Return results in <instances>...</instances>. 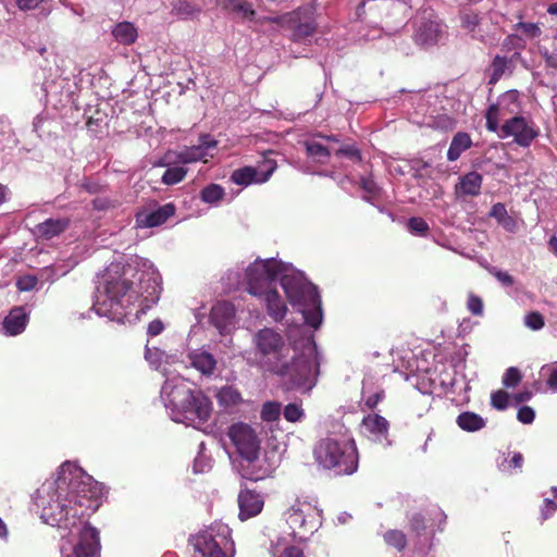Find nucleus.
<instances>
[{
  "label": "nucleus",
  "mask_w": 557,
  "mask_h": 557,
  "mask_svg": "<svg viewBox=\"0 0 557 557\" xmlns=\"http://www.w3.org/2000/svg\"><path fill=\"white\" fill-rule=\"evenodd\" d=\"M305 146L307 154L313 158L317 162L324 163L330 157L327 148L318 141H307Z\"/></svg>",
  "instance_id": "30"
},
{
  "label": "nucleus",
  "mask_w": 557,
  "mask_h": 557,
  "mask_svg": "<svg viewBox=\"0 0 557 557\" xmlns=\"http://www.w3.org/2000/svg\"><path fill=\"white\" fill-rule=\"evenodd\" d=\"M258 352L267 358L268 370L286 377L294 386L309 392L317 384L320 373V356L313 341L307 339L298 352L285 345L281 334L272 329H262L253 336Z\"/></svg>",
  "instance_id": "4"
},
{
  "label": "nucleus",
  "mask_w": 557,
  "mask_h": 557,
  "mask_svg": "<svg viewBox=\"0 0 557 557\" xmlns=\"http://www.w3.org/2000/svg\"><path fill=\"white\" fill-rule=\"evenodd\" d=\"M520 110L518 94L510 90L500 96L496 103L490 106L486 111V127L491 132H497L499 121L511 114H517Z\"/></svg>",
  "instance_id": "10"
},
{
  "label": "nucleus",
  "mask_w": 557,
  "mask_h": 557,
  "mask_svg": "<svg viewBox=\"0 0 557 557\" xmlns=\"http://www.w3.org/2000/svg\"><path fill=\"white\" fill-rule=\"evenodd\" d=\"M264 165L267 166L265 172H261L252 166L237 169L232 173L231 180L235 184L242 186H247L253 183H264L275 170V165L271 161H267Z\"/></svg>",
  "instance_id": "15"
},
{
  "label": "nucleus",
  "mask_w": 557,
  "mask_h": 557,
  "mask_svg": "<svg viewBox=\"0 0 557 557\" xmlns=\"http://www.w3.org/2000/svg\"><path fill=\"white\" fill-rule=\"evenodd\" d=\"M361 426L364 434L372 441L381 443L387 440L389 423L384 417L370 413L362 419Z\"/></svg>",
  "instance_id": "17"
},
{
  "label": "nucleus",
  "mask_w": 557,
  "mask_h": 557,
  "mask_svg": "<svg viewBox=\"0 0 557 557\" xmlns=\"http://www.w3.org/2000/svg\"><path fill=\"white\" fill-rule=\"evenodd\" d=\"M161 278L151 262L134 257L126 263L112 262L101 274L94 310L100 317L123 321L126 309L141 298L145 307L157 304Z\"/></svg>",
  "instance_id": "3"
},
{
  "label": "nucleus",
  "mask_w": 557,
  "mask_h": 557,
  "mask_svg": "<svg viewBox=\"0 0 557 557\" xmlns=\"http://www.w3.org/2000/svg\"><path fill=\"white\" fill-rule=\"evenodd\" d=\"M228 525L214 522L189 537L194 557H232L234 542Z\"/></svg>",
  "instance_id": "8"
},
{
  "label": "nucleus",
  "mask_w": 557,
  "mask_h": 557,
  "mask_svg": "<svg viewBox=\"0 0 557 557\" xmlns=\"http://www.w3.org/2000/svg\"><path fill=\"white\" fill-rule=\"evenodd\" d=\"M238 9L237 13H240L244 18H247L249 21L256 20V11L252 9V5L246 1H243L240 7H236Z\"/></svg>",
  "instance_id": "46"
},
{
  "label": "nucleus",
  "mask_w": 557,
  "mask_h": 557,
  "mask_svg": "<svg viewBox=\"0 0 557 557\" xmlns=\"http://www.w3.org/2000/svg\"><path fill=\"white\" fill-rule=\"evenodd\" d=\"M541 375L546 377L548 388L557 393V363L543 366Z\"/></svg>",
  "instance_id": "33"
},
{
  "label": "nucleus",
  "mask_w": 557,
  "mask_h": 557,
  "mask_svg": "<svg viewBox=\"0 0 557 557\" xmlns=\"http://www.w3.org/2000/svg\"><path fill=\"white\" fill-rule=\"evenodd\" d=\"M462 23L467 29L473 32L479 24V17L476 14H467L462 17Z\"/></svg>",
  "instance_id": "52"
},
{
  "label": "nucleus",
  "mask_w": 557,
  "mask_h": 557,
  "mask_svg": "<svg viewBox=\"0 0 557 557\" xmlns=\"http://www.w3.org/2000/svg\"><path fill=\"white\" fill-rule=\"evenodd\" d=\"M27 315L23 308L17 307L10 311L3 321V329L8 335H17L26 326Z\"/></svg>",
  "instance_id": "23"
},
{
  "label": "nucleus",
  "mask_w": 557,
  "mask_h": 557,
  "mask_svg": "<svg viewBox=\"0 0 557 557\" xmlns=\"http://www.w3.org/2000/svg\"><path fill=\"white\" fill-rule=\"evenodd\" d=\"M491 404L497 410L506 409L508 407V394L502 389L492 393Z\"/></svg>",
  "instance_id": "38"
},
{
  "label": "nucleus",
  "mask_w": 557,
  "mask_h": 557,
  "mask_svg": "<svg viewBox=\"0 0 557 557\" xmlns=\"http://www.w3.org/2000/svg\"><path fill=\"white\" fill-rule=\"evenodd\" d=\"M37 284V280L36 277L34 276H24V277H21L18 281H17V287L20 290H24V292H27V290H30L33 289Z\"/></svg>",
  "instance_id": "47"
},
{
  "label": "nucleus",
  "mask_w": 557,
  "mask_h": 557,
  "mask_svg": "<svg viewBox=\"0 0 557 557\" xmlns=\"http://www.w3.org/2000/svg\"><path fill=\"white\" fill-rule=\"evenodd\" d=\"M57 485L58 490L69 486L66 498L51 499L42 507L41 518L51 525L69 529L62 535L61 557H99L100 541L96 528L83 521L94 512L98 504L100 488L91 476L85 474L76 465L66 461L60 467L59 478L49 484L48 490Z\"/></svg>",
  "instance_id": "1"
},
{
  "label": "nucleus",
  "mask_w": 557,
  "mask_h": 557,
  "mask_svg": "<svg viewBox=\"0 0 557 557\" xmlns=\"http://www.w3.org/2000/svg\"><path fill=\"white\" fill-rule=\"evenodd\" d=\"M210 319L220 332H224L234 323L235 307L228 301H219L212 307Z\"/></svg>",
  "instance_id": "18"
},
{
  "label": "nucleus",
  "mask_w": 557,
  "mask_h": 557,
  "mask_svg": "<svg viewBox=\"0 0 557 557\" xmlns=\"http://www.w3.org/2000/svg\"><path fill=\"white\" fill-rule=\"evenodd\" d=\"M549 247H550L552 251L557 255V237L556 236H553L549 239Z\"/></svg>",
  "instance_id": "63"
},
{
  "label": "nucleus",
  "mask_w": 557,
  "mask_h": 557,
  "mask_svg": "<svg viewBox=\"0 0 557 557\" xmlns=\"http://www.w3.org/2000/svg\"><path fill=\"white\" fill-rule=\"evenodd\" d=\"M384 540L389 546H394L398 550L404 549L407 544L405 534L398 530H392L386 532L384 535Z\"/></svg>",
  "instance_id": "34"
},
{
  "label": "nucleus",
  "mask_w": 557,
  "mask_h": 557,
  "mask_svg": "<svg viewBox=\"0 0 557 557\" xmlns=\"http://www.w3.org/2000/svg\"><path fill=\"white\" fill-rule=\"evenodd\" d=\"M70 225L69 219H48L39 223L35 227V233L38 237L44 239H51L63 233Z\"/></svg>",
  "instance_id": "21"
},
{
  "label": "nucleus",
  "mask_w": 557,
  "mask_h": 557,
  "mask_svg": "<svg viewBox=\"0 0 557 557\" xmlns=\"http://www.w3.org/2000/svg\"><path fill=\"white\" fill-rule=\"evenodd\" d=\"M522 375L520 370L516 367H510L503 375V384L508 388L516 387L520 383Z\"/></svg>",
  "instance_id": "35"
},
{
  "label": "nucleus",
  "mask_w": 557,
  "mask_h": 557,
  "mask_svg": "<svg viewBox=\"0 0 557 557\" xmlns=\"http://www.w3.org/2000/svg\"><path fill=\"white\" fill-rule=\"evenodd\" d=\"M532 394L530 392L520 393L517 395L518 401H527L531 398Z\"/></svg>",
  "instance_id": "62"
},
{
  "label": "nucleus",
  "mask_w": 557,
  "mask_h": 557,
  "mask_svg": "<svg viewBox=\"0 0 557 557\" xmlns=\"http://www.w3.org/2000/svg\"><path fill=\"white\" fill-rule=\"evenodd\" d=\"M467 307L469 311L474 315H481L483 313L482 299L473 294L469 295Z\"/></svg>",
  "instance_id": "41"
},
{
  "label": "nucleus",
  "mask_w": 557,
  "mask_h": 557,
  "mask_svg": "<svg viewBox=\"0 0 557 557\" xmlns=\"http://www.w3.org/2000/svg\"><path fill=\"white\" fill-rule=\"evenodd\" d=\"M0 539L3 541H8V539H9L8 527L1 517H0Z\"/></svg>",
  "instance_id": "59"
},
{
  "label": "nucleus",
  "mask_w": 557,
  "mask_h": 557,
  "mask_svg": "<svg viewBox=\"0 0 557 557\" xmlns=\"http://www.w3.org/2000/svg\"><path fill=\"white\" fill-rule=\"evenodd\" d=\"M360 186L370 196H376L380 191L379 186L371 177H361Z\"/></svg>",
  "instance_id": "44"
},
{
  "label": "nucleus",
  "mask_w": 557,
  "mask_h": 557,
  "mask_svg": "<svg viewBox=\"0 0 557 557\" xmlns=\"http://www.w3.org/2000/svg\"><path fill=\"white\" fill-rule=\"evenodd\" d=\"M299 542L284 534L278 535L271 545L272 557H306L300 547L295 543Z\"/></svg>",
  "instance_id": "19"
},
{
  "label": "nucleus",
  "mask_w": 557,
  "mask_h": 557,
  "mask_svg": "<svg viewBox=\"0 0 557 557\" xmlns=\"http://www.w3.org/2000/svg\"><path fill=\"white\" fill-rule=\"evenodd\" d=\"M490 214H491V216L496 219L497 222H500L506 215H508L506 207L500 202L495 203L492 207Z\"/></svg>",
  "instance_id": "50"
},
{
  "label": "nucleus",
  "mask_w": 557,
  "mask_h": 557,
  "mask_svg": "<svg viewBox=\"0 0 557 557\" xmlns=\"http://www.w3.org/2000/svg\"><path fill=\"white\" fill-rule=\"evenodd\" d=\"M336 156H346L354 160H360V153L354 146H346L336 151Z\"/></svg>",
  "instance_id": "49"
},
{
  "label": "nucleus",
  "mask_w": 557,
  "mask_h": 557,
  "mask_svg": "<svg viewBox=\"0 0 557 557\" xmlns=\"http://www.w3.org/2000/svg\"><path fill=\"white\" fill-rule=\"evenodd\" d=\"M159 355H160L159 350H156L154 352H152L149 348H146L145 358L151 364H157L158 363Z\"/></svg>",
  "instance_id": "57"
},
{
  "label": "nucleus",
  "mask_w": 557,
  "mask_h": 557,
  "mask_svg": "<svg viewBox=\"0 0 557 557\" xmlns=\"http://www.w3.org/2000/svg\"><path fill=\"white\" fill-rule=\"evenodd\" d=\"M265 20L280 24L283 27H288L292 30L290 39L295 44L306 41L317 29V25L312 20L300 22L297 12H290L277 17H265Z\"/></svg>",
  "instance_id": "12"
},
{
  "label": "nucleus",
  "mask_w": 557,
  "mask_h": 557,
  "mask_svg": "<svg viewBox=\"0 0 557 557\" xmlns=\"http://www.w3.org/2000/svg\"><path fill=\"white\" fill-rule=\"evenodd\" d=\"M546 64L550 67H557V57L553 54L545 53Z\"/></svg>",
  "instance_id": "60"
},
{
  "label": "nucleus",
  "mask_w": 557,
  "mask_h": 557,
  "mask_svg": "<svg viewBox=\"0 0 557 557\" xmlns=\"http://www.w3.org/2000/svg\"><path fill=\"white\" fill-rule=\"evenodd\" d=\"M410 528L419 535L425 529L424 519L419 513L413 515L410 518Z\"/></svg>",
  "instance_id": "51"
},
{
  "label": "nucleus",
  "mask_w": 557,
  "mask_h": 557,
  "mask_svg": "<svg viewBox=\"0 0 557 557\" xmlns=\"http://www.w3.org/2000/svg\"><path fill=\"white\" fill-rule=\"evenodd\" d=\"M114 39L124 46L134 44L137 39L138 33L135 25L131 22H120L111 30Z\"/></svg>",
  "instance_id": "25"
},
{
  "label": "nucleus",
  "mask_w": 557,
  "mask_h": 557,
  "mask_svg": "<svg viewBox=\"0 0 557 557\" xmlns=\"http://www.w3.org/2000/svg\"><path fill=\"white\" fill-rule=\"evenodd\" d=\"M263 498L251 490H242L238 495L239 519L242 521L259 515L263 508Z\"/></svg>",
  "instance_id": "16"
},
{
  "label": "nucleus",
  "mask_w": 557,
  "mask_h": 557,
  "mask_svg": "<svg viewBox=\"0 0 557 557\" xmlns=\"http://www.w3.org/2000/svg\"><path fill=\"white\" fill-rule=\"evenodd\" d=\"M187 174V171L181 166L169 168L162 175V183L165 185H175L182 182Z\"/></svg>",
  "instance_id": "31"
},
{
  "label": "nucleus",
  "mask_w": 557,
  "mask_h": 557,
  "mask_svg": "<svg viewBox=\"0 0 557 557\" xmlns=\"http://www.w3.org/2000/svg\"><path fill=\"white\" fill-rule=\"evenodd\" d=\"M5 199V188L4 186L0 185V205L4 201Z\"/></svg>",
  "instance_id": "64"
},
{
  "label": "nucleus",
  "mask_w": 557,
  "mask_h": 557,
  "mask_svg": "<svg viewBox=\"0 0 557 557\" xmlns=\"http://www.w3.org/2000/svg\"><path fill=\"white\" fill-rule=\"evenodd\" d=\"M161 395L173 421L199 428L211 414V401L200 391H191L181 377L166 380Z\"/></svg>",
  "instance_id": "5"
},
{
  "label": "nucleus",
  "mask_w": 557,
  "mask_h": 557,
  "mask_svg": "<svg viewBox=\"0 0 557 557\" xmlns=\"http://www.w3.org/2000/svg\"><path fill=\"white\" fill-rule=\"evenodd\" d=\"M498 135L500 138L513 137L519 146L529 147L539 133L523 116L515 115L504 123Z\"/></svg>",
  "instance_id": "11"
},
{
  "label": "nucleus",
  "mask_w": 557,
  "mask_h": 557,
  "mask_svg": "<svg viewBox=\"0 0 557 557\" xmlns=\"http://www.w3.org/2000/svg\"><path fill=\"white\" fill-rule=\"evenodd\" d=\"M524 325L533 331H539L545 325L544 317L537 311H532L524 317Z\"/></svg>",
  "instance_id": "36"
},
{
  "label": "nucleus",
  "mask_w": 557,
  "mask_h": 557,
  "mask_svg": "<svg viewBox=\"0 0 557 557\" xmlns=\"http://www.w3.org/2000/svg\"><path fill=\"white\" fill-rule=\"evenodd\" d=\"M284 418L289 422H297L304 417L302 408L297 404H288L283 411Z\"/></svg>",
  "instance_id": "37"
},
{
  "label": "nucleus",
  "mask_w": 557,
  "mask_h": 557,
  "mask_svg": "<svg viewBox=\"0 0 557 557\" xmlns=\"http://www.w3.org/2000/svg\"><path fill=\"white\" fill-rule=\"evenodd\" d=\"M246 277L249 294L265 302L268 313L275 321H281L287 311L285 302L273 287V282L280 280L289 304L301 312L306 324L313 329L321 325L322 308L317 287L290 263L274 258L258 259L247 268Z\"/></svg>",
  "instance_id": "2"
},
{
  "label": "nucleus",
  "mask_w": 557,
  "mask_h": 557,
  "mask_svg": "<svg viewBox=\"0 0 557 557\" xmlns=\"http://www.w3.org/2000/svg\"><path fill=\"white\" fill-rule=\"evenodd\" d=\"M281 414V405L276 401H268L263 404L261 409V419L267 422H272L278 419Z\"/></svg>",
  "instance_id": "32"
},
{
  "label": "nucleus",
  "mask_w": 557,
  "mask_h": 557,
  "mask_svg": "<svg viewBox=\"0 0 557 557\" xmlns=\"http://www.w3.org/2000/svg\"><path fill=\"white\" fill-rule=\"evenodd\" d=\"M408 228L411 233L424 235L429 226L422 218H411L408 220Z\"/></svg>",
  "instance_id": "39"
},
{
  "label": "nucleus",
  "mask_w": 557,
  "mask_h": 557,
  "mask_svg": "<svg viewBox=\"0 0 557 557\" xmlns=\"http://www.w3.org/2000/svg\"><path fill=\"white\" fill-rule=\"evenodd\" d=\"M41 2H44V0H16V4L21 10H33Z\"/></svg>",
  "instance_id": "54"
},
{
  "label": "nucleus",
  "mask_w": 557,
  "mask_h": 557,
  "mask_svg": "<svg viewBox=\"0 0 557 557\" xmlns=\"http://www.w3.org/2000/svg\"><path fill=\"white\" fill-rule=\"evenodd\" d=\"M227 434L237 453L248 463L244 473L246 479L259 481L271 475L274 467L265 460H259L261 441L251 425L244 422L234 423Z\"/></svg>",
  "instance_id": "7"
},
{
  "label": "nucleus",
  "mask_w": 557,
  "mask_h": 557,
  "mask_svg": "<svg viewBox=\"0 0 557 557\" xmlns=\"http://www.w3.org/2000/svg\"><path fill=\"white\" fill-rule=\"evenodd\" d=\"M384 396H385L384 395V391L383 389H377L376 392L370 394L369 396H367L364 398V405L369 409H373L384 398Z\"/></svg>",
  "instance_id": "45"
},
{
  "label": "nucleus",
  "mask_w": 557,
  "mask_h": 557,
  "mask_svg": "<svg viewBox=\"0 0 557 557\" xmlns=\"http://www.w3.org/2000/svg\"><path fill=\"white\" fill-rule=\"evenodd\" d=\"M472 145V140L467 133H457L450 143L447 151V159L449 161H456L460 154L469 149Z\"/></svg>",
  "instance_id": "26"
},
{
  "label": "nucleus",
  "mask_w": 557,
  "mask_h": 557,
  "mask_svg": "<svg viewBox=\"0 0 557 557\" xmlns=\"http://www.w3.org/2000/svg\"><path fill=\"white\" fill-rule=\"evenodd\" d=\"M535 418L534 410L529 406H523L518 410L517 419L524 424L532 423Z\"/></svg>",
  "instance_id": "43"
},
{
  "label": "nucleus",
  "mask_w": 557,
  "mask_h": 557,
  "mask_svg": "<svg viewBox=\"0 0 557 557\" xmlns=\"http://www.w3.org/2000/svg\"><path fill=\"white\" fill-rule=\"evenodd\" d=\"M498 223L508 232H515L517 230V222L509 215H506Z\"/></svg>",
  "instance_id": "55"
},
{
  "label": "nucleus",
  "mask_w": 557,
  "mask_h": 557,
  "mask_svg": "<svg viewBox=\"0 0 557 557\" xmlns=\"http://www.w3.org/2000/svg\"><path fill=\"white\" fill-rule=\"evenodd\" d=\"M174 213L175 208L172 203H166L157 209L144 208L135 215L136 226L140 228L159 226Z\"/></svg>",
  "instance_id": "14"
},
{
  "label": "nucleus",
  "mask_w": 557,
  "mask_h": 557,
  "mask_svg": "<svg viewBox=\"0 0 557 557\" xmlns=\"http://www.w3.org/2000/svg\"><path fill=\"white\" fill-rule=\"evenodd\" d=\"M506 65V59L496 57L493 62L494 73L491 82L497 81L498 77L504 73V69Z\"/></svg>",
  "instance_id": "48"
},
{
  "label": "nucleus",
  "mask_w": 557,
  "mask_h": 557,
  "mask_svg": "<svg viewBox=\"0 0 557 557\" xmlns=\"http://www.w3.org/2000/svg\"><path fill=\"white\" fill-rule=\"evenodd\" d=\"M188 359L191 367H194L205 375L212 374L216 366L214 357L210 352L205 350H195L189 352Z\"/></svg>",
  "instance_id": "24"
},
{
  "label": "nucleus",
  "mask_w": 557,
  "mask_h": 557,
  "mask_svg": "<svg viewBox=\"0 0 557 557\" xmlns=\"http://www.w3.org/2000/svg\"><path fill=\"white\" fill-rule=\"evenodd\" d=\"M517 28L520 29L525 36L536 38L541 35L540 27L534 23H518Z\"/></svg>",
  "instance_id": "42"
},
{
  "label": "nucleus",
  "mask_w": 557,
  "mask_h": 557,
  "mask_svg": "<svg viewBox=\"0 0 557 557\" xmlns=\"http://www.w3.org/2000/svg\"><path fill=\"white\" fill-rule=\"evenodd\" d=\"M216 147V140L209 135L200 137V143L196 146L186 147L176 154L174 162L187 164L198 161L207 162L208 157H212L211 150Z\"/></svg>",
  "instance_id": "13"
},
{
  "label": "nucleus",
  "mask_w": 557,
  "mask_h": 557,
  "mask_svg": "<svg viewBox=\"0 0 557 557\" xmlns=\"http://www.w3.org/2000/svg\"><path fill=\"white\" fill-rule=\"evenodd\" d=\"M164 329V325L162 323L161 320H153L151 321L149 324H148V330H147V333L150 335V336H157L159 334H161V332L163 331Z\"/></svg>",
  "instance_id": "53"
},
{
  "label": "nucleus",
  "mask_w": 557,
  "mask_h": 557,
  "mask_svg": "<svg viewBox=\"0 0 557 557\" xmlns=\"http://www.w3.org/2000/svg\"><path fill=\"white\" fill-rule=\"evenodd\" d=\"M523 456L520 453H516L509 461V466L519 469L522 467Z\"/></svg>",
  "instance_id": "58"
},
{
  "label": "nucleus",
  "mask_w": 557,
  "mask_h": 557,
  "mask_svg": "<svg viewBox=\"0 0 557 557\" xmlns=\"http://www.w3.org/2000/svg\"><path fill=\"white\" fill-rule=\"evenodd\" d=\"M210 468L208 462H205L201 458H197L194 462V471L196 473H202Z\"/></svg>",
  "instance_id": "56"
},
{
  "label": "nucleus",
  "mask_w": 557,
  "mask_h": 557,
  "mask_svg": "<svg viewBox=\"0 0 557 557\" xmlns=\"http://www.w3.org/2000/svg\"><path fill=\"white\" fill-rule=\"evenodd\" d=\"M225 196L224 188L219 184H210L200 193V199L209 205H218Z\"/></svg>",
  "instance_id": "29"
},
{
  "label": "nucleus",
  "mask_w": 557,
  "mask_h": 557,
  "mask_svg": "<svg viewBox=\"0 0 557 557\" xmlns=\"http://www.w3.org/2000/svg\"><path fill=\"white\" fill-rule=\"evenodd\" d=\"M317 463L336 475H349L358 469V453L354 440L345 436H326L313 450Z\"/></svg>",
  "instance_id": "6"
},
{
  "label": "nucleus",
  "mask_w": 557,
  "mask_h": 557,
  "mask_svg": "<svg viewBox=\"0 0 557 557\" xmlns=\"http://www.w3.org/2000/svg\"><path fill=\"white\" fill-rule=\"evenodd\" d=\"M443 33L444 26L441 23L430 21L419 26L416 38L422 45H433L438 41Z\"/></svg>",
  "instance_id": "22"
},
{
  "label": "nucleus",
  "mask_w": 557,
  "mask_h": 557,
  "mask_svg": "<svg viewBox=\"0 0 557 557\" xmlns=\"http://www.w3.org/2000/svg\"><path fill=\"white\" fill-rule=\"evenodd\" d=\"M287 529L282 534L298 541L308 540L321 525V510L309 500L297 499L285 512Z\"/></svg>",
  "instance_id": "9"
},
{
  "label": "nucleus",
  "mask_w": 557,
  "mask_h": 557,
  "mask_svg": "<svg viewBox=\"0 0 557 557\" xmlns=\"http://www.w3.org/2000/svg\"><path fill=\"white\" fill-rule=\"evenodd\" d=\"M216 397L219 404L224 407H233L243 401L240 393L233 386L222 387L218 392Z\"/></svg>",
  "instance_id": "28"
},
{
  "label": "nucleus",
  "mask_w": 557,
  "mask_h": 557,
  "mask_svg": "<svg viewBox=\"0 0 557 557\" xmlns=\"http://www.w3.org/2000/svg\"><path fill=\"white\" fill-rule=\"evenodd\" d=\"M458 426L467 432H476L485 426V420L475 412H461L456 420Z\"/></svg>",
  "instance_id": "27"
},
{
  "label": "nucleus",
  "mask_w": 557,
  "mask_h": 557,
  "mask_svg": "<svg viewBox=\"0 0 557 557\" xmlns=\"http://www.w3.org/2000/svg\"><path fill=\"white\" fill-rule=\"evenodd\" d=\"M243 2L238 1V0H227L226 2V9L231 10V11H234V12H237L238 9L236 7H240Z\"/></svg>",
  "instance_id": "61"
},
{
  "label": "nucleus",
  "mask_w": 557,
  "mask_h": 557,
  "mask_svg": "<svg viewBox=\"0 0 557 557\" xmlns=\"http://www.w3.org/2000/svg\"><path fill=\"white\" fill-rule=\"evenodd\" d=\"M490 273L494 275L503 286L510 287L515 283L513 277L506 271H502L496 268H491Z\"/></svg>",
  "instance_id": "40"
},
{
  "label": "nucleus",
  "mask_w": 557,
  "mask_h": 557,
  "mask_svg": "<svg viewBox=\"0 0 557 557\" xmlns=\"http://www.w3.org/2000/svg\"><path fill=\"white\" fill-rule=\"evenodd\" d=\"M483 177L478 172H469L459 177L458 184L455 186L457 197L478 196L481 193Z\"/></svg>",
  "instance_id": "20"
}]
</instances>
